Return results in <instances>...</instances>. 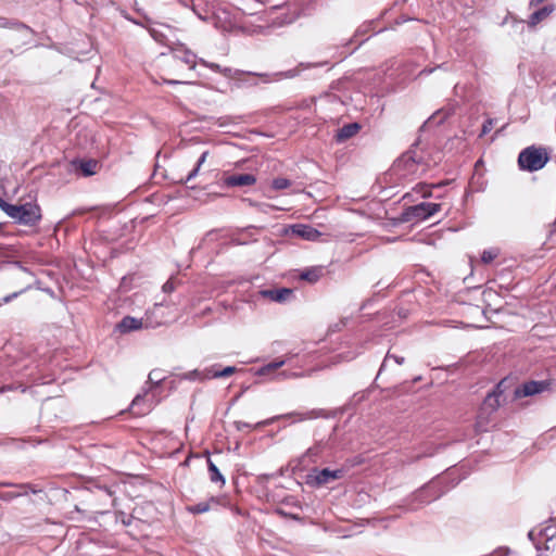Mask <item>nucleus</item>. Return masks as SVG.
Segmentation results:
<instances>
[{
	"label": "nucleus",
	"instance_id": "nucleus-1",
	"mask_svg": "<svg viewBox=\"0 0 556 556\" xmlns=\"http://www.w3.org/2000/svg\"><path fill=\"white\" fill-rule=\"evenodd\" d=\"M0 208L18 224L36 226L41 219V208L37 203L10 204L1 201Z\"/></svg>",
	"mask_w": 556,
	"mask_h": 556
},
{
	"label": "nucleus",
	"instance_id": "nucleus-2",
	"mask_svg": "<svg viewBox=\"0 0 556 556\" xmlns=\"http://www.w3.org/2000/svg\"><path fill=\"white\" fill-rule=\"evenodd\" d=\"M548 161L549 154L544 147L530 146L521 150L518 155L519 168L530 173L542 169Z\"/></svg>",
	"mask_w": 556,
	"mask_h": 556
},
{
	"label": "nucleus",
	"instance_id": "nucleus-3",
	"mask_svg": "<svg viewBox=\"0 0 556 556\" xmlns=\"http://www.w3.org/2000/svg\"><path fill=\"white\" fill-rule=\"evenodd\" d=\"M442 205L440 203L421 202L416 205L406 207L402 213L400 220L403 223H417L430 218L440 212Z\"/></svg>",
	"mask_w": 556,
	"mask_h": 556
},
{
	"label": "nucleus",
	"instance_id": "nucleus-4",
	"mask_svg": "<svg viewBox=\"0 0 556 556\" xmlns=\"http://www.w3.org/2000/svg\"><path fill=\"white\" fill-rule=\"evenodd\" d=\"M343 476H344L343 469L331 470L329 468H324V469L314 468L306 475L305 482L307 485H309L312 488H320L333 480L342 479Z\"/></svg>",
	"mask_w": 556,
	"mask_h": 556
},
{
	"label": "nucleus",
	"instance_id": "nucleus-5",
	"mask_svg": "<svg viewBox=\"0 0 556 556\" xmlns=\"http://www.w3.org/2000/svg\"><path fill=\"white\" fill-rule=\"evenodd\" d=\"M141 27L147 28L150 36L159 43L167 47H172V40L169 35L172 34V28L168 25L161 23H151V21L141 15Z\"/></svg>",
	"mask_w": 556,
	"mask_h": 556
},
{
	"label": "nucleus",
	"instance_id": "nucleus-6",
	"mask_svg": "<svg viewBox=\"0 0 556 556\" xmlns=\"http://www.w3.org/2000/svg\"><path fill=\"white\" fill-rule=\"evenodd\" d=\"M169 306L155 303L152 309H147L144 318H141V328H155L168 321L165 312Z\"/></svg>",
	"mask_w": 556,
	"mask_h": 556
},
{
	"label": "nucleus",
	"instance_id": "nucleus-7",
	"mask_svg": "<svg viewBox=\"0 0 556 556\" xmlns=\"http://www.w3.org/2000/svg\"><path fill=\"white\" fill-rule=\"evenodd\" d=\"M551 383L546 380L542 381H527L521 386L517 387L514 391L515 399H521L526 396H532L542 393L549 389Z\"/></svg>",
	"mask_w": 556,
	"mask_h": 556
},
{
	"label": "nucleus",
	"instance_id": "nucleus-8",
	"mask_svg": "<svg viewBox=\"0 0 556 556\" xmlns=\"http://www.w3.org/2000/svg\"><path fill=\"white\" fill-rule=\"evenodd\" d=\"M256 182L253 174L224 175L223 185L228 188L252 186Z\"/></svg>",
	"mask_w": 556,
	"mask_h": 556
},
{
	"label": "nucleus",
	"instance_id": "nucleus-9",
	"mask_svg": "<svg viewBox=\"0 0 556 556\" xmlns=\"http://www.w3.org/2000/svg\"><path fill=\"white\" fill-rule=\"evenodd\" d=\"M72 168L84 177L92 176L97 173L98 162L92 159L80 160L76 159L71 162Z\"/></svg>",
	"mask_w": 556,
	"mask_h": 556
},
{
	"label": "nucleus",
	"instance_id": "nucleus-10",
	"mask_svg": "<svg viewBox=\"0 0 556 556\" xmlns=\"http://www.w3.org/2000/svg\"><path fill=\"white\" fill-rule=\"evenodd\" d=\"M291 229L292 233L308 241H317L321 237V232L311 225L295 224Z\"/></svg>",
	"mask_w": 556,
	"mask_h": 556
},
{
	"label": "nucleus",
	"instance_id": "nucleus-11",
	"mask_svg": "<svg viewBox=\"0 0 556 556\" xmlns=\"http://www.w3.org/2000/svg\"><path fill=\"white\" fill-rule=\"evenodd\" d=\"M260 294L273 302L283 303L293 294V290L290 288L266 289L261 290Z\"/></svg>",
	"mask_w": 556,
	"mask_h": 556
},
{
	"label": "nucleus",
	"instance_id": "nucleus-12",
	"mask_svg": "<svg viewBox=\"0 0 556 556\" xmlns=\"http://www.w3.org/2000/svg\"><path fill=\"white\" fill-rule=\"evenodd\" d=\"M220 501V497L211 496L207 501L200 502L195 505L186 506V510L192 515L204 514L211 510L213 507L219 505Z\"/></svg>",
	"mask_w": 556,
	"mask_h": 556
},
{
	"label": "nucleus",
	"instance_id": "nucleus-13",
	"mask_svg": "<svg viewBox=\"0 0 556 556\" xmlns=\"http://www.w3.org/2000/svg\"><path fill=\"white\" fill-rule=\"evenodd\" d=\"M0 28H8L21 33L25 41L27 40V37H29L30 35V27L27 26L26 24L18 22L16 20H10L2 16H0Z\"/></svg>",
	"mask_w": 556,
	"mask_h": 556
},
{
	"label": "nucleus",
	"instance_id": "nucleus-14",
	"mask_svg": "<svg viewBox=\"0 0 556 556\" xmlns=\"http://www.w3.org/2000/svg\"><path fill=\"white\" fill-rule=\"evenodd\" d=\"M237 371L235 366H227L225 368H220L219 365H213L211 367H206L204 369V378L216 379V378H226L231 376Z\"/></svg>",
	"mask_w": 556,
	"mask_h": 556
},
{
	"label": "nucleus",
	"instance_id": "nucleus-15",
	"mask_svg": "<svg viewBox=\"0 0 556 556\" xmlns=\"http://www.w3.org/2000/svg\"><path fill=\"white\" fill-rule=\"evenodd\" d=\"M172 50H173V53H174L173 54L174 59L185 63L186 65L189 66L190 70H193L195 67V65H197V55L192 51L186 49L184 46H181L178 49H173L172 48Z\"/></svg>",
	"mask_w": 556,
	"mask_h": 556
},
{
	"label": "nucleus",
	"instance_id": "nucleus-16",
	"mask_svg": "<svg viewBox=\"0 0 556 556\" xmlns=\"http://www.w3.org/2000/svg\"><path fill=\"white\" fill-rule=\"evenodd\" d=\"M420 159L415 157V153L408 151L404 153L396 163L397 167H403L407 173H414L416 165L420 163Z\"/></svg>",
	"mask_w": 556,
	"mask_h": 556
},
{
	"label": "nucleus",
	"instance_id": "nucleus-17",
	"mask_svg": "<svg viewBox=\"0 0 556 556\" xmlns=\"http://www.w3.org/2000/svg\"><path fill=\"white\" fill-rule=\"evenodd\" d=\"M359 129H361V126L357 123L346 124L338 129L336 137H334L336 141L344 142L345 140L355 136Z\"/></svg>",
	"mask_w": 556,
	"mask_h": 556
},
{
	"label": "nucleus",
	"instance_id": "nucleus-18",
	"mask_svg": "<svg viewBox=\"0 0 556 556\" xmlns=\"http://www.w3.org/2000/svg\"><path fill=\"white\" fill-rule=\"evenodd\" d=\"M283 417H296L299 421H304V420H309V419L326 418L327 414L324 409L315 408V409L306 410L303 413L293 412V413L285 415Z\"/></svg>",
	"mask_w": 556,
	"mask_h": 556
},
{
	"label": "nucleus",
	"instance_id": "nucleus-19",
	"mask_svg": "<svg viewBox=\"0 0 556 556\" xmlns=\"http://www.w3.org/2000/svg\"><path fill=\"white\" fill-rule=\"evenodd\" d=\"M165 379V376L162 370L154 369L149 374L148 382L151 383V390L149 392H146L144 395H141V402L146 401V397L149 396L151 393L152 396H155L156 389L159 384Z\"/></svg>",
	"mask_w": 556,
	"mask_h": 556
},
{
	"label": "nucleus",
	"instance_id": "nucleus-20",
	"mask_svg": "<svg viewBox=\"0 0 556 556\" xmlns=\"http://www.w3.org/2000/svg\"><path fill=\"white\" fill-rule=\"evenodd\" d=\"M555 7L553 4H547L535 12H533L528 20V25L530 27L536 26L540 22L545 20L553 11Z\"/></svg>",
	"mask_w": 556,
	"mask_h": 556
},
{
	"label": "nucleus",
	"instance_id": "nucleus-21",
	"mask_svg": "<svg viewBox=\"0 0 556 556\" xmlns=\"http://www.w3.org/2000/svg\"><path fill=\"white\" fill-rule=\"evenodd\" d=\"M139 329V319L131 317V316H125L116 326L115 330L119 333H128L132 330Z\"/></svg>",
	"mask_w": 556,
	"mask_h": 556
},
{
	"label": "nucleus",
	"instance_id": "nucleus-22",
	"mask_svg": "<svg viewBox=\"0 0 556 556\" xmlns=\"http://www.w3.org/2000/svg\"><path fill=\"white\" fill-rule=\"evenodd\" d=\"M323 271L324 268L321 266L305 268L301 271L300 278L309 283H315L321 278Z\"/></svg>",
	"mask_w": 556,
	"mask_h": 556
},
{
	"label": "nucleus",
	"instance_id": "nucleus-23",
	"mask_svg": "<svg viewBox=\"0 0 556 556\" xmlns=\"http://www.w3.org/2000/svg\"><path fill=\"white\" fill-rule=\"evenodd\" d=\"M501 406V400L495 394L491 392L485 396L480 410L485 412L488 414H493Z\"/></svg>",
	"mask_w": 556,
	"mask_h": 556
},
{
	"label": "nucleus",
	"instance_id": "nucleus-24",
	"mask_svg": "<svg viewBox=\"0 0 556 556\" xmlns=\"http://www.w3.org/2000/svg\"><path fill=\"white\" fill-rule=\"evenodd\" d=\"M207 470H208L210 480L213 483H219L220 486L225 485L226 481H225L224 476L220 473L217 466L211 459H207Z\"/></svg>",
	"mask_w": 556,
	"mask_h": 556
},
{
	"label": "nucleus",
	"instance_id": "nucleus-25",
	"mask_svg": "<svg viewBox=\"0 0 556 556\" xmlns=\"http://www.w3.org/2000/svg\"><path fill=\"white\" fill-rule=\"evenodd\" d=\"M490 416L491 414H488L485 412L480 410L477 420L475 424V428L477 432H485L489 429L490 424Z\"/></svg>",
	"mask_w": 556,
	"mask_h": 556
},
{
	"label": "nucleus",
	"instance_id": "nucleus-26",
	"mask_svg": "<svg viewBox=\"0 0 556 556\" xmlns=\"http://www.w3.org/2000/svg\"><path fill=\"white\" fill-rule=\"evenodd\" d=\"M141 509L147 515V522H153L154 520H159V509L154 506L152 502H146Z\"/></svg>",
	"mask_w": 556,
	"mask_h": 556
},
{
	"label": "nucleus",
	"instance_id": "nucleus-27",
	"mask_svg": "<svg viewBox=\"0 0 556 556\" xmlns=\"http://www.w3.org/2000/svg\"><path fill=\"white\" fill-rule=\"evenodd\" d=\"M34 35H35V31L30 28V35H29V37H27V40L25 41V39H24V37L22 36L21 33H17V31L13 30V34H12V36L10 38V41L12 43H15L16 47L21 48L23 46L29 45L31 42V40H33Z\"/></svg>",
	"mask_w": 556,
	"mask_h": 556
},
{
	"label": "nucleus",
	"instance_id": "nucleus-28",
	"mask_svg": "<svg viewBox=\"0 0 556 556\" xmlns=\"http://www.w3.org/2000/svg\"><path fill=\"white\" fill-rule=\"evenodd\" d=\"M394 361L397 365H402L404 363V357L392 355L390 352L387 353L377 375V378L382 375V372L388 368L390 361Z\"/></svg>",
	"mask_w": 556,
	"mask_h": 556
},
{
	"label": "nucleus",
	"instance_id": "nucleus-29",
	"mask_svg": "<svg viewBox=\"0 0 556 556\" xmlns=\"http://www.w3.org/2000/svg\"><path fill=\"white\" fill-rule=\"evenodd\" d=\"M207 155H208V151H204L200 155V157H199L194 168L187 175L185 182H188V181L192 180L198 175L199 169L202 166V164L205 162Z\"/></svg>",
	"mask_w": 556,
	"mask_h": 556
},
{
	"label": "nucleus",
	"instance_id": "nucleus-30",
	"mask_svg": "<svg viewBox=\"0 0 556 556\" xmlns=\"http://www.w3.org/2000/svg\"><path fill=\"white\" fill-rule=\"evenodd\" d=\"M285 365V361L271 362L258 369V375H268Z\"/></svg>",
	"mask_w": 556,
	"mask_h": 556
},
{
	"label": "nucleus",
	"instance_id": "nucleus-31",
	"mask_svg": "<svg viewBox=\"0 0 556 556\" xmlns=\"http://www.w3.org/2000/svg\"><path fill=\"white\" fill-rule=\"evenodd\" d=\"M271 186L275 190H283L291 186V181L287 178L278 177L273 180Z\"/></svg>",
	"mask_w": 556,
	"mask_h": 556
},
{
	"label": "nucleus",
	"instance_id": "nucleus-32",
	"mask_svg": "<svg viewBox=\"0 0 556 556\" xmlns=\"http://www.w3.org/2000/svg\"><path fill=\"white\" fill-rule=\"evenodd\" d=\"M268 424H270V420L260 421L254 426V428L262 427V426H265ZM235 427L239 431H242L243 429H253V426H251L250 424L244 422V421H236Z\"/></svg>",
	"mask_w": 556,
	"mask_h": 556
},
{
	"label": "nucleus",
	"instance_id": "nucleus-33",
	"mask_svg": "<svg viewBox=\"0 0 556 556\" xmlns=\"http://www.w3.org/2000/svg\"><path fill=\"white\" fill-rule=\"evenodd\" d=\"M445 185H446V182H440L438 185H426V184L425 185H420L419 187H420V190L422 192L421 193L422 198H430V197H432V191H431L432 188L442 187V186H445Z\"/></svg>",
	"mask_w": 556,
	"mask_h": 556
},
{
	"label": "nucleus",
	"instance_id": "nucleus-34",
	"mask_svg": "<svg viewBox=\"0 0 556 556\" xmlns=\"http://www.w3.org/2000/svg\"><path fill=\"white\" fill-rule=\"evenodd\" d=\"M202 63L211 68L212 71L216 72V73H223L224 75L226 76H231V68H225V70H222L220 65L216 64V63H207L205 61H202Z\"/></svg>",
	"mask_w": 556,
	"mask_h": 556
},
{
	"label": "nucleus",
	"instance_id": "nucleus-35",
	"mask_svg": "<svg viewBox=\"0 0 556 556\" xmlns=\"http://www.w3.org/2000/svg\"><path fill=\"white\" fill-rule=\"evenodd\" d=\"M496 256H497L496 250H493V249L484 250L481 255V261L484 264H490L494 258H496Z\"/></svg>",
	"mask_w": 556,
	"mask_h": 556
},
{
	"label": "nucleus",
	"instance_id": "nucleus-36",
	"mask_svg": "<svg viewBox=\"0 0 556 556\" xmlns=\"http://www.w3.org/2000/svg\"><path fill=\"white\" fill-rule=\"evenodd\" d=\"M493 127H494V119L493 118L485 119L484 123L482 124L481 132L479 136L480 137L485 136L493 129Z\"/></svg>",
	"mask_w": 556,
	"mask_h": 556
},
{
	"label": "nucleus",
	"instance_id": "nucleus-37",
	"mask_svg": "<svg viewBox=\"0 0 556 556\" xmlns=\"http://www.w3.org/2000/svg\"><path fill=\"white\" fill-rule=\"evenodd\" d=\"M185 379H188V380H195V379H201V380H204V370L203 371H199V370H191L187 374H185L184 376Z\"/></svg>",
	"mask_w": 556,
	"mask_h": 556
},
{
	"label": "nucleus",
	"instance_id": "nucleus-38",
	"mask_svg": "<svg viewBox=\"0 0 556 556\" xmlns=\"http://www.w3.org/2000/svg\"><path fill=\"white\" fill-rule=\"evenodd\" d=\"M31 288V285H28L27 287H25L24 289H22L21 291H16V292H13L7 296H4L2 299V302L1 303H9L10 301H12L13 299L17 298L20 294H22L23 292L29 290Z\"/></svg>",
	"mask_w": 556,
	"mask_h": 556
},
{
	"label": "nucleus",
	"instance_id": "nucleus-39",
	"mask_svg": "<svg viewBox=\"0 0 556 556\" xmlns=\"http://www.w3.org/2000/svg\"><path fill=\"white\" fill-rule=\"evenodd\" d=\"M505 383H506V380L503 379L501 380L494 388V390L491 392L492 394H495L497 397L501 399V396L503 395L504 391H505Z\"/></svg>",
	"mask_w": 556,
	"mask_h": 556
},
{
	"label": "nucleus",
	"instance_id": "nucleus-40",
	"mask_svg": "<svg viewBox=\"0 0 556 556\" xmlns=\"http://www.w3.org/2000/svg\"><path fill=\"white\" fill-rule=\"evenodd\" d=\"M163 292L169 293L173 292L176 289V283L173 278L168 279L162 287Z\"/></svg>",
	"mask_w": 556,
	"mask_h": 556
},
{
	"label": "nucleus",
	"instance_id": "nucleus-41",
	"mask_svg": "<svg viewBox=\"0 0 556 556\" xmlns=\"http://www.w3.org/2000/svg\"><path fill=\"white\" fill-rule=\"evenodd\" d=\"M21 495H22V492H20V493L4 492V493H0V500L12 501L13 498H16Z\"/></svg>",
	"mask_w": 556,
	"mask_h": 556
},
{
	"label": "nucleus",
	"instance_id": "nucleus-42",
	"mask_svg": "<svg viewBox=\"0 0 556 556\" xmlns=\"http://www.w3.org/2000/svg\"><path fill=\"white\" fill-rule=\"evenodd\" d=\"M320 454V446L315 445L313 447H309L305 454L307 457H318Z\"/></svg>",
	"mask_w": 556,
	"mask_h": 556
},
{
	"label": "nucleus",
	"instance_id": "nucleus-43",
	"mask_svg": "<svg viewBox=\"0 0 556 556\" xmlns=\"http://www.w3.org/2000/svg\"><path fill=\"white\" fill-rule=\"evenodd\" d=\"M5 486H17L20 489H26L28 486V484H13L11 482H0V488H5Z\"/></svg>",
	"mask_w": 556,
	"mask_h": 556
},
{
	"label": "nucleus",
	"instance_id": "nucleus-44",
	"mask_svg": "<svg viewBox=\"0 0 556 556\" xmlns=\"http://www.w3.org/2000/svg\"><path fill=\"white\" fill-rule=\"evenodd\" d=\"M545 0H530L529 2V5L532 8V7H538L539 4H541L542 2H544Z\"/></svg>",
	"mask_w": 556,
	"mask_h": 556
},
{
	"label": "nucleus",
	"instance_id": "nucleus-45",
	"mask_svg": "<svg viewBox=\"0 0 556 556\" xmlns=\"http://www.w3.org/2000/svg\"><path fill=\"white\" fill-rule=\"evenodd\" d=\"M279 514L283 515V516H288V514L283 513L282 510H278ZM290 518L292 519H295V520H299L300 518L296 516V515H289Z\"/></svg>",
	"mask_w": 556,
	"mask_h": 556
},
{
	"label": "nucleus",
	"instance_id": "nucleus-46",
	"mask_svg": "<svg viewBox=\"0 0 556 556\" xmlns=\"http://www.w3.org/2000/svg\"><path fill=\"white\" fill-rule=\"evenodd\" d=\"M139 402V394H136L131 401V407L136 406Z\"/></svg>",
	"mask_w": 556,
	"mask_h": 556
},
{
	"label": "nucleus",
	"instance_id": "nucleus-47",
	"mask_svg": "<svg viewBox=\"0 0 556 556\" xmlns=\"http://www.w3.org/2000/svg\"><path fill=\"white\" fill-rule=\"evenodd\" d=\"M432 72H433V68H424V70L420 72V75H422V74L428 75V74H431Z\"/></svg>",
	"mask_w": 556,
	"mask_h": 556
},
{
	"label": "nucleus",
	"instance_id": "nucleus-48",
	"mask_svg": "<svg viewBox=\"0 0 556 556\" xmlns=\"http://www.w3.org/2000/svg\"><path fill=\"white\" fill-rule=\"evenodd\" d=\"M34 285L36 286L37 289L42 290V288L40 287V281L38 279L35 280Z\"/></svg>",
	"mask_w": 556,
	"mask_h": 556
},
{
	"label": "nucleus",
	"instance_id": "nucleus-49",
	"mask_svg": "<svg viewBox=\"0 0 556 556\" xmlns=\"http://www.w3.org/2000/svg\"><path fill=\"white\" fill-rule=\"evenodd\" d=\"M166 83L170 85L181 84L179 80H166Z\"/></svg>",
	"mask_w": 556,
	"mask_h": 556
},
{
	"label": "nucleus",
	"instance_id": "nucleus-50",
	"mask_svg": "<svg viewBox=\"0 0 556 556\" xmlns=\"http://www.w3.org/2000/svg\"><path fill=\"white\" fill-rule=\"evenodd\" d=\"M18 266L24 273L31 275V273L27 268L23 267L22 265Z\"/></svg>",
	"mask_w": 556,
	"mask_h": 556
},
{
	"label": "nucleus",
	"instance_id": "nucleus-51",
	"mask_svg": "<svg viewBox=\"0 0 556 556\" xmlns=\"http://www.w3.org/2000/svg\"><path fill=\"white\" fill-rule=\"evenodd\" d=\"M424 492H425V490L419 491V492H418V494H417V496H418V497H421V496H422V494H424Z\"/></svg>",
	"mask_w": 556,
	"mask_h": 556
},
{
	"label": "nucleus",
	"instance_id": "nucleus-52",
	"mask_svg": "<svg viewBox=\"0 0 556 556\" xmlns=\"http://www.w3.org/2000/svg\"><path fill=\"white\" fill-rule=\"evenodd\" d=\"M12 388L11 387H5L2 389V391H7V390H11Z\"/></svg>",
	"mask_w": 556,
	"mask_h": 556
},
{
	"label": "nucleus",
	"instance_id": "nucleus-53",
	"mask_svg": "<svg viewBox=\"0 0 556 556\" xmlns=\"http://www.w3.org/2000/svg\"><path fill=\"white\" fill-rule=\"evenodd\" d=\"M1 201H4V200H3L2 198H0V202H1Z\"/></svg>",
	"mask_w": 556,
	"mask_h": 556
}]
</instances>
